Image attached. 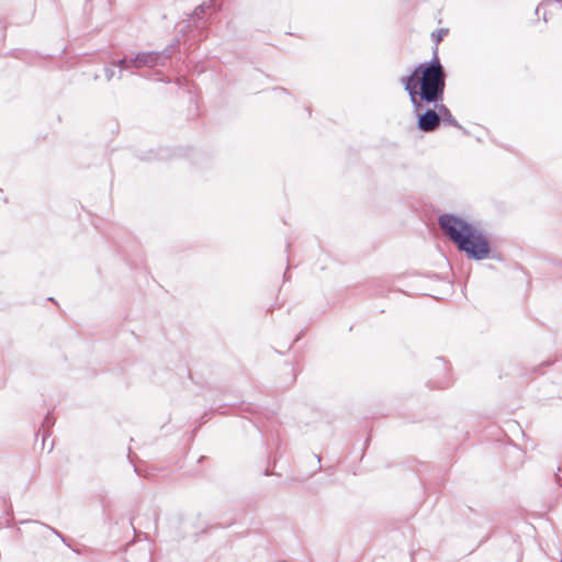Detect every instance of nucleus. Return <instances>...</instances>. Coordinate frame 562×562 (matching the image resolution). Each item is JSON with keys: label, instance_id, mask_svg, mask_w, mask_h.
<instances>
[{"label": "nucleus", "instance_id": "nucleus-1", "mask_svg": "<svg viewBox=\"0 0 562 562\" xmlns=\"http://www.w3.org/2000/svg\"><path fill=\"white\" fill-rule=\"evenodd\" d=\"M447 74L438 57V48L434 49L430 60L420 63L409 76L400 79L409 95L413 108L425 104L436 105L443 101Z\"/></svg>", "mask_w": 562, "mask_h": 562}, {"label": "nucleus", "instance_id": "nucleus-2", "mask_svg": "<svg viewBox=\"0 0 562 562\" xmlns=\"http://www.w3.org/2000/svg\"><path fill=\"white\" fill-rule=\"evenodd\" d=\"M438 223L457 249L465 254L469 259L475 261L487 258L499 259L498 256L492 254L488 238L468 221L454 214L446 213L439 216Z\"/></svg>", "mask_w": 562, "mask_h": 562}, {"label": "nucleus", "instance_id": "nucleus-3", "mask_svg": "<svg viewBox=\"0 0 562 562\" xmlns=\"http://www.w3.org/2000/svg\"><path fill=\"white\" fill-rule=\"evenodd\" d=\"M171 57V49L166 48L161 52H143L137 53L132 64L134 69H140L143 67L154 68L157 66H164L166 60Z\"/></svg>", "mask_w": 562, "mask_h": 562}, {"label": "nucleus", "instance_id": "nucleus-4", "mask_svg": "<svg viewBox=\"0 0 562 562\" xmlns=\"http://www.w3.org/2000/svg\"><path fill=\"white\" fill-rule=\"evenodd\" d=\"M414 113L417 117L418 130L425 133L437 130L441 122V115L436 108L426 110H424V106L418 109L414 108Z\"/></svg>", "mask_w": 562, "mask_h": 562}, {"label": "nucleus", "instance_id": "nucleus-5", "mask_svg": "<svg viewBox=\"0 0 562 562\" xmlns=\"http://www.w3.org/2000/svg\"><path fill=\"white\" fill-rule=\"evenodd\" d=\"M434 106L438 110V113L441 115V121L453 127L463 130L459 122L453 117L450 110L445 104H442V102H439Z\"/></svg>", "mask_w": 562, "mask_h": 562}, {"label": "nucleus", "instance_id": "nucleus-6", "mask_svg": "<svg viewBox=\"0 0 562 562\" xmlns=\"http://www.w3.org/2000/svg\"><path fill=\"white\" fill-rule=\"evenodd\" d=\"M134 56L131 55H124L122 58L117 60H112V66L119 67V79H122L123 71L128 70L133 68V64L131 60H133Z\"/></svg>", "mask_w": 562, "mask_h": 562}, {"label": "nucleus", "instance_id": "nucleus-7", "mask_svg": "<svg viewBox=\"0 0 562 562\" xmlns=\"http://www.w3.org/2000/svg\"><path fill=\"white\" fill-rule=\"evenodd\" d=\"M448 32V29H439L431 33V38L435 42L436 46L443 40Z\"/></svg>", "mask_w": 562, "mask_h": 562}, {"label": "nucleus", "instance_id": "nucleus-8", "mask_svg": "<svg viewBox=\"0 0 562 562\" xmlns=\"http://www.w3.org/2000/svg\"><path fill=\"white\" fill-rule=\"evenodd\" d=\"M114 67L115 66H112V63L109 66L104 67V76H105L106 81H111L114 78V76H115Z\"/></svg>", "mask_w": 562, "mask_h": 562}, {"label": "nucleus", "instance_id": "nucleus-9", "mask_svg": "<svg viewBox=\"0 0 562 562\" xmlns=\"http://www.w3.org/2000/svg\"><path fill=\"white\" fill-rule=\"evenodd\" d=\"M206 4L205 3H202L200 5H198L192 14V16L196 18V19H202V16L204 15L205 13V9H206Z\"/></svg>", "mask_w": 562, "mask_h": 562}, {"label": "nucleus", "instance_id": "nucleus-10", "mask_svg": "<svg viewBox=\"0 0 562 562\" xmlns=\"http://www.w3.org/2000/svg\"><path fill=\"white\" fill-rule=\"evenodd\" d=\"M54 424V419L47 414L43 420V427L49 428Z\"/></svg>", "mask_w": 562, "mask_h": 562}, {"label": "nucleus", "instance_id": "nucleus-11", "mask_svg": "<svg viewBox=\"0 0 562 562\" xmlns=\"http://www.w3.org/2000/svg\"><path fill=\"white\" fill-rule=\"evenodd\" d=\"M551 4V0H547L544 2H542L537 9H536V14H539L540 13V10L547 5Z\"/></svg>", "mask_w": 562, "mask_h": 562}, {"label": "nucleus", "instance_id": "nucleus-12", "mask_svg": "<svg viewBox=\"0 0 562 562\" xmlns=\"http://www.w3.org/2000/svg\"><path fill=\"white\" fill-rule=\"evenodd\" d=\"M274 91L286 93V90L284 88H276Z\"/></svg>", "mask_w": 562, "mask_h": 562}, {"label": "nucleus", "instance_id": "nucleus-13", "mask_svg": "<svg viewBox=\"0 0 562 562\" xmlns=\"http://www.w3.org/2000/svg\"><path fill=\"white\" fill-rule=\"evenodd\" d=\"M52 531H53L55 535H57L58 537H60V538H61V533H60L59 531H57L56 529H53V528H52Z\"/></svg>", "mask_w": 562, "mask_h": 562}, {"label": "nucleus", "instance_id": "nucleus-14", "mask_svg": "<svg viewBox=\"0 0 562 562\" xmlns=\"http://www.w3.org/2000/svg\"><path fill=\"white\" fill-rule=\"evenodd\" d=\"M265 474L266 475H271V472H269V470H266Z\"/></svg>", "mask_w": 562, "mask_h": 562}, {"label": "nucleus", "instance_id": "nucleus-15", "mask_svg": "<svg viewBox=\"0 0 562 562\" xmlns=\"http://www.w3.org/2000/svg\"><path fill=\"white\" fill-rule=\"evenodd\" d=\"M284 279H288V271L284 272Z\"/></svg>", "mask_w": 562, "mask_h": 562}, {"label": "nucleus", "instance_id": "nucleus-16", "mask_svg": "<svg viewBox=\"0 0 562 562\" xmlns=\"http://www.w3.org/2000/svg\"><path fill=\"white\" fill-rule=\"evenodd\" d=\"M554 1L561 3V7H562V0H554Z\"/></svg>", "mask_w": 562, "mask_h": 562}]
</instances>
